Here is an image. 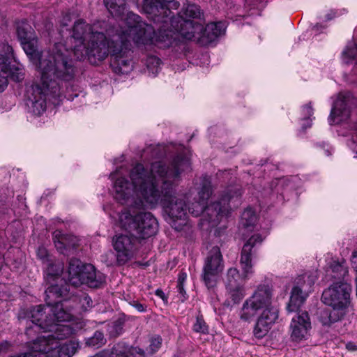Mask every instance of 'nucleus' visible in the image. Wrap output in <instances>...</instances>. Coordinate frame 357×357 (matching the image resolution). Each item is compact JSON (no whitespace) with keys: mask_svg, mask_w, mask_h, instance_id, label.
<instances>
[{"mask_svg":"<svg viewBox=\"0 0 357 357\" xmlns=\"http://www.w3.org/2000/svg\"><path fill=\"white\" fill-rule=\"evenodd\" d=\"M121 169L117 168L110 174L114 180V198L121 204L137 208H155L160 204L174 221L184 220L188 210L194 216L203 213L210 226L215 227L241 203L240 188L229 187L219 201L206 205L213 188L211 177L204 176L197 188L198 202L195 207L188 208L183 197H176L182 174L190 169V159L183 155H176L168 165L161 161L153 162L149 171L142 164L137 163L130 172L131 184L121 176Z\"/></svg>","mask_w":357,"mask_h":357,"instance_id":"nucleus-1","label":"nucleus"},{"mask_svg":"<svg viewBox=\"0 0 357 357\" xmlns=\"http://www.w3.org/2000/svg\"><path fill=\"white\" fill-rule=\"evenodd\" d=\"M41 75V84L33 85L28 91L26 105L29 112L40 116L46 109V101L59 105L63 96L59 81L72 80L75 74L74 61L63 57L50 56L44 53L38 68Z\"/></svg>","mask_w":357,"mask_h":357,"instance_id":"nucleus-2","label":"nucleus"},{"mask_svg":"<svg viewBox=\"0 0 357 357\" xmlns=\"http://www.w3.org/2000/svg\"><path fill=\"white\" fill-rule=\"evenodd\" d=\"M259 314L253 333L257 338L264 337L278 319L279 311L272 305V291L268 285H259L248 298L240 310L239 318L245 322H251Z\"/></svg>","mask_w":357,"mask_h":357,"instance_id":"nucleus-3","label":"nucleus"},{"mask_svg":"<svg viewBox=\"0 0 357 357\" xmlns=\"http://www.w3.org/2000/svg\"><path fill=\"white\" fill-rule=\"evenodd\" d=\"M172 3H165L159 0H145L144 12L148 17L155 24H162L160 29L171 31L172 33V42L175 39V32L179 33L183 38L187 40L200 39L203 30V25L201 23H195L192 20L178 17H174L169 10ZM175 8L178 6L172 5Z\"/></svg>","mask_w":357,"mask_h":357,"instance_id":"nucleus-4","label":"nucleus"},{"mask_svg":"<svg viewBox=\"0 0 357 357\" xmlns=\"http://www.w3.org/2000/svg\"><path fill=\"white\" fill-rule=\"evenodd\" d=\"M263 238L259 234L252 236L244 244L240 259L242 274L236 268L227 270L225 279L226 289V302L227 305L235 304L241 301L245 295V283L249 277L253 274L252 264V250L260 245Z\"/></svg>","mask_w":357,"mask_h":357,"instance_id":"nucleus-5","label":"nucleus"},{"mask_svg":"<svg viewBox=\"0 0 357 357\" xmlns=\"http://www.w3.org/2000/svg\"><path fill=\"white\" fill-rule=\"evenodd\" d=\"M125 22L128 28L117 31L112 38H118L119 36H126L128 42L132 40L138 46L154 45L159 48L169 47L172 42L171 31L163 30L159 27L156 33L151 25L142 22L141 17L132 12L127 13Z\"/></svg>","mask_w":357,"mask_h":357,"instance_id":"nucleus-6","label":"nucleus"},{"mask_svg":"<svg viewBox=\"0 0 357 357\" xmlns=\"http://www.w3.org/2000/svg\"><path fill=\"white\" fill-rule=\"evenodd\" d=\"M16 33L21 45L29 59L39 68L40 60L47 53L50 56L63 57L67 61H73L70 59V52L66 46L60 43H56L52 50L38 51V40L35 32L31 25L26 21L17 23Z\"/></svg>","mask_w":357,"mask_h":357,"instance_id":"nucleus-7","label":"nucleus"},{"mask_svg":"<svg viewBox=\"0 0 357 357\" xmlns=\"http://www.w3.org/2000/svg\"><path fill=\"white\" fill-rule=\"evenodd\" d=\"M119 224L122 229L136 238H147L156 234L158 223L156 218L149 212L132 215L124 211L119 215Z\"/></svg>","mask_w":357,"mask_h":357,"instance_id":"nucleus-8","label":"nucleus"},{"mask_svg":"<svg viewBox=\"0 0 357 357\" xmlns=\"http://www.w3.org/2000/svg\"><path fill=\"white\" fill-rule=\"evenodd\" d=\"M109 40L104 33H93L84 44L75 45L73 54L77 60L87 58L93 65L105 60L110 52Z\"/></svg>","mask_w":357,"mask_h":357,"instance_id":"nucleus-9","label":"nucleus"},{"mask_svg":"<svg viewBox=\"0 0 357 357\" xmlns=\"http://www.w3.org/2000/svg\"><path fill=\"white\" fill-rule=\"evenodd\" d=\"M68 280L75 287L86 284L89 287L98 288L105 282V277L102 273H96L93 265L84 264L77 259H72L68 269Z\"/></svg>","mask_w":357,"mask_h":357,"instance_id":"nucleus-10","label":"nucleus"},{"mask_svg":"<svg viewBox=\"0 0 357 357\" xmlns=\"http://www.w3.org/2000/svg\"><path fill=\"white\" fill-rule=\"evenodd\" d=\"M110 65L116 74H128L132 70V63L128 38L126 36L111 38Z\"/></svg>","mask_w":357,"mask_h":357,"instance_id":"nucleus-11","label":"nucleus"},{"mask_svg":"<svg viewBox=\"0 0 357 357\" xmlns=\"http://www.w3.org/2000/svg\"><path fill=\"white\" fill-rule=\"evenodd\" d=\"M351 285L345 282L333 283L322 294L323 302L333 309L343 310L350 303Z\"/></svg>","mask_w":357,"mask_h":357,"instance_id":"nucleus-12","label":"nucleus"},{"mask_svg":"<svg viewBox=\"0 0 357 357\" xmlns=\"http://www.w3.org/2000/svg\"><path fill=\"white\" fill-rule=\"evenodd\" d=\"M223 268L224 263L220 250L218 246L213 247L208 252L203 266L202 278L208 289L215 286Z\"/></svg>","mask_w":357,"mask_h":357,"instance_id":"nucleus-13","label":"nucleus"},{"mask_svg":"<svg viewBox=\"0 0 357 357\" xmlns=\"http://www.w3.org/2000/svg\"><path fill=\"white\" fill-rule=\"evenodd\" d=\"M28 318L32 323L26 329V335L31 337L33 332H38L40 330L44 331H52V317L51 315L50 303L47 305H39L33 307L28 312Z\"/></svg>","mask_w":357,"mask_h":357,"instance_id":"nucleus-14","label":"nucleus"},{"mask_svg":"<svg viewBox=\"0 0 357 357\" xmlns=\"http://www.w3.org/2000/svg\"><path fill=\"white\" fill-rule=\"evenodd\" d=\"M135 236L126 234H116L113 237L112 245L116 251L115 261L108 260L107 265L122 266L130 261L135 254Z\"/></svg>","mask_w":357,"mask_h":357,"instance_id":"nucleus-15","label":"nucleus"},{"mask_svg":"<svg viewBox=\"0 0 357 357\" xmlns=\"http://www.w3.org/2000/svg\"><path fill=\"white\" fill-rule=\"evenodd\" d=\"M354 102L352 94L349 92H341L332 107L328 121L330 124L340 123L347 121L350 116V106Z\"/></svg>","mask_w":357,"mask_h":357,"instance_id":"nucleus-16","label":"nucleus"},{"mask_svg":"<svg viewBox=\"0 0 357 357\" xmlns=\"http://www.w3.org/2000/svg\"><path fill=\"white\" fill-rule=\"evenodd\" d=\"M311 328L309 314L306 311H299L291 319V337L295 341L304 339Z\"/></svg>","mask_w":357,"mask_h":357,"instance_id":"nucleus-17","label":"nucleus"},{"mask_svg":"<svg viewBox=\"0 0 357 357\" xmlns=\"http://www.w3.org/2000/svg\"><path fill=\"white\" fill-rule=\"evenodd\" d=\"M68 301H57L51 307V315L52 317V331H65L68 330L66 326H59L56 327V322L68 321L71 319L72 315L68 310Z\"/></svg>","mask_w":357,"mask_h":357,"instance_id":"nucleus-18","label":"nucleus"},{"mask_svg":"<svg viewBox=\"0 0 357 357\" xmlns=\"http://www.w3.org/2000/svg\"><path fill=\"white\" fill-rule=\"evenodd\" d=\"M97 31L94 26L87 24L83 20H78L74 24L72 37L75 40V45L84 44L91 36Z\"/></svg>","mask_w":357,"mask_h":357,"instance_id":"nucleus-19","label":"nucleus"},{"mask_svg":"<svg viewBox=\"0 0 357 357\" xmlns=\"http://www.w3.org/2000/svg\"><path fill=\"white\" fill-rule=\"evenodd\" d=\"M226 27V23L223 22L209 23L203 27L199 40L205 44L212 43L225 33Z\"/></svg>","mask_w":357,"mask_h":357,"instance_id":"nucleus-20","label":"nucleus"},{"mask_svg":"<svg viewBox=\"0 0 357 357\" xmlns=\"http://www.w3.org/2000/svg\"><path fill=\"white\" fill-rule=\"evenodd\" d=\"M308 294L303 292L302 290L293 287L291 292L289 302L287 305V310L289 312H298L300 307L305 301Z\"/></svg>","mask_w":357,"mask_h":357,"instance_id":"nucleus-21","label":"nucleus"},{"mask_svg":"<svg viewBox=\"0 0 357 357\" xmlns=\"http://www.w3.org/2000/svg\"><path fill=\"white\" fill-rule=\"evenodd\" d=\"M316 277L312 273H304L295 279L293 287L302 290L303 292L308 294L311 287L314 284Z\"/></svg>","mask_w":357,"mask_h":357,"instance_id":"nucleus-22","label":"nucleus"},{"mask_svg":"<svg viewBox=\"0 0 357 357\" xmlns=\"http://www.w3.org/2000/svg\"><path fill=\"white\" fill-rule=\"evenodd\" d=\"M112 354L116 357H145L144 351L139 347L121 348L119 344L113 348Z\"/></svg>","mask_w":357,"mask_h":357,"instance_id":"nucleus-23","label":"nucleus"},{"mask_svg":"<svg viewBox=\"0 0 357 357\" xmlns=\"http://www.w3.org/2000/svg\"><path fill=\"white\" fill-rule=\"evenodd\" d=\"M109 12L114 16H121L126 9V0H104Z\"/></svg>","mask_w":357,"mask_h":357,"instance_id":"nucleus-24","label":"nucleus"},{"mask_svg":"<svg viewBox=\"0 0 357 357\" xmlns=\"http://www.w3.org/2000/svg\"><path fill=\"white\" fill-rule=\"evenodd\" d=\"M337 310L333 308V310L328 309L322 310L319 317V320L322 324L329 326L332 323L338 321L342 317V313H340Z\"/></svg>","mask_w":357,"mask_h":357,"instance_id":"nucleus-25","label":"nucleus"},{"mask_svg":"<svg viewBox=\"0 0 357 357\" xmlns=\"http://www.w3.org/2000/svg\"><path fill=\"white\" fill-rule=\"evenodd\" d=\"M8 76L16 82H20L24 79V68L22 65L20 63L11 64L8 63Z\"/></svg>","mask_w":357,"mask_h":357,"instance_id":"nucleus-26","label":"nucleus"},{"mask_svg":"<svg viewBox=\"0 0 357 357\" xmlns=\"http://www.w3.org/2000/svg\"><path fill=\"white\" fill-rule=\"evenodd\" d=\"M183 18L189 17L194 19H201V17L203 15V12L201 10L199 6L195 3H188L183 6V8L181 10Z\"/></svg>","mask_w":357,"mask_h":357,"instance_id":"nucleus-27","label":"nucleus"},{"mask_svg":"<svg viewBox=\"0 0 357 357\" xmlns=\"http://www.w3.org/2000/svg\"><path fill=\"white\" fill-rule=\"evenodd\" d=\"M257 221V215L255 211L251 208L245 209L241 219V225L245 229H251L253 228Z\"/></svg>","mask_w":357,"mask_h":357,"instance_id":"nucleus-28","label":"nucleus"},{"mask_svg":"<svg viewBox=\"0 0 357 357\" xmlns=\"http://www.w3.org/2000/svg\"><path fill=\"white\" fill-rule=\"evenodd\" d=\"M8 59L0 56V93L3 92L8 86Z\"/></svg>","mask_w":357,"mask_h":357,"instance_id":"nucleus-29","label":"nucleus"},{"mask_svg":"<svg viewBox=\"0 0 357 357\" xmlns=\"http://www.w3.org/2000/svg\"><path fill=\"white\" fill-rule=\"evenodd\" d=\"M146 64L149 73L154 77L160 69L161 61L158 57L151 55L147 56Z\"/></svg>","mask_w":357,"mask_h":357,"instance_id":"nucleus-30","label":"nucleus"},{"mask_svg":"<svg viewBox=\"0 0 357 357\" xmlns=\"http://www.w3.org/2000/svg\"><path fill=\"white\" fill-rule=\"evenodd\" d=\"M60 231H56L54 244L56 249L63 255H68L66 241L68 239L66 234H60Z\"/></svg>","mask_w":357,"mask_h":357,"instance_id":"nucleus-31","label":"nucleus"},{"mask_svg":"<svg viewBox=\"0 0 357 357\" xmlns=\"http://www.w3.org/2000/svg\"><path fill=\"white\" fill-rule=\"evenodd\" d=\"M331 269L333 273V275H332V278L337 280L344 278L348 273V271L344 265L335 261L331 264Z\"/></svg>","mask_w":357,"mask_h":357,"instance_id":"nucleus-32","label":"nucleus"},{"mask_svg":"<svg viewBox=\"0 0 357 357\" xmlns=\"http://www.w3.org/2000/svg\"><path fill=\"white\" fill-rule=\"evenodd\" d=\"M104 335L102 332L96 331L93 336L86 341V344L94 348H99L104 344Z\"/></svg>","mask_w":357,"mask_h":357,"instance_id":"nucleus-33","label":"nucleus"},{"mask_svg":"<svg viewBox=\"0 0 357 357\" xmlns=\"http://www.w3.org/2000/svg\"><path fill=\"white\" fill-rule=\"evenodd\" d=\"M187 279V274L185 273H180L178 276L177 281V290L181 296V301H184L187 298L186 292L184 289V282Z\"/></svg>","mask_w":357,"mask_h":357,"instance_id":"nucleus-34","label":"nucleus"},{"mask_svg":"<svg viewBox=\"0 0 357 357\" xmlns=\"http://www.w3.org/2000/svg\"><path fill=\"white\" fill-rule=\"evenodd\" d=\"M193 330L197 333H206L208 332V326L201 317H197L195 323L193 325Z\"/></svg>","mask_w":357,"mask_h":357,"instance_id":"nucleus-35","label":"nucleus"},{"mask_svg":"<svg viewBox=\"0 0 357 357\" xmlns=\"http://www.w3.org/2000/svg\"><path fill=\"white\" fill-rule=\"evenodd\" d=\"M45 294L49 298L51 297L56 298L62 296L61 289L58 285H51L46 289Z\"/></svg>","mask_w":357,"mask_h":357,"instance_id":"nucleus-36","label":"nucleus"},{"mask_svg":"<svg viewBox=\"0 0 357 357\" xmlns=\"http://www.w3.org/2000/svg\"><path fill=\"white\" fill-rule=\"evenodd\" d=\"M303 114L305 116L304 120L307 121L306 126L303 125V128H306L307 127L311 126L312 119H310V117L313 114V109L310 105V103L306 105L303 109Z\"/></svg>","mask_w":357,"mask_h":357,"instance_id":"nucleus-37","label":"nucleus"},{"mask_svg":"<svg viewBox=\"0 0 357 357\" xmlns=\"http://www.w3.org/2000/svg\"><path fill=\"white\" fill-rule=\"evenodd\" d=\"M81 307L83 310L86 311L92 307L93 301L91 298L86 294L82 295L79 298Z\"/></svg>","mask_w":357,"mask_h":357,"instance_id":"nucleus-38","label":"nucleus"},{"mask_svg":"<svg viewBox=\"0 0 357 357\" xmlns=\"http://www.w3.org/2000/svg\"><path fill=\"white\" fill-rule=\"evenodd\" d=\"M3 51L6 55H2V56H4L8 59L7 63H10V59H13L15 62H17L12 46L9 45L8 44H4L3 46ZM0 56H1V55H0Z\"/></svg>","mask_w":357,"mask_h":357,"instance_id":"nucleus-39","label":"nucleus"},{"mask_svg":"<svg viewBox=\"0 0 357 357\" xmlns=\"http://www.w3.org/2000/svg\"><path fill=\"white\" fill-rule=\"evenodd\" d=\"M123 331V323L118 320L114 321L111 326L110 334L114 336L119 335Z\"/></svg>","mask_w":357,"mask_h":357,"instance_id":"nucleus-40","label":"nucleus"},{"mask_svg":"<svg viewBox=\"0 0 357 357\" xmlns=\"http://www.w3.org/2000/svg\"><path fill=\"white\" fill-rule=\"evenodd\" d=\"M68 237V239L66 241V245L67 248L68 252L71 249H75L79 244V240L77 238V237L73 236V235H66Z\"/></svg>","mask_w":357,"mask_h":357,"instance_id":"nucleus-41","label":"nucleus"},{"mask_svg":"<svg viewBox=\"0 0 357 357\" xmlns=\"http://www.w3.org/2000/svg\"><path fill=\"white\" fill-rule=\"evenodd\" d=\"M352 128L355 130L356 134L357 135V117L352 119ZM349 146H350L352 151L355 153V157L357 158V144L356 142L352 139L349 142Z\"/></svg>","mask_w":357,"mask_h":357,"instance_id":"nucleus-42","label":"nucleus"},{"mask_svg":"<svg viewBox=\"0 0 357 357\" xmlns=\"http://www.w3.org/2000/svg\"><path fill=\"white\" fill-rule=\"evenodd\" d=\"M37 256L43 262H48V252L47 250L44 247H39L37 250Z\"/></svg>","mask_w":357,"mask_h":357,"instance_id":"nucleus-43","label":"nucleus"},{"mask_svg":"<svg viewBox=\"0 0 357 357\" xmlns=\"http://www.w3.org/2000/svg\"><path fill=\"white\" fill-rule=\"evenodd\" d=\"M161 345V341L160 337H154L151 340V342L150 344L151 349L153 353L158 351V349L160 348Z\"/></svg>","mask_w":357,"mask_h":357,"instance_id":"nucleus-44","label":"nucleus"},{"mask_svg":"<svg viewBox=\"0 0 357 357\" xmlns=\"http://www.w3.org/2000/svg\"><path fill=\"white\" fill-rule=\"evenodd\" d=\"M10 347V343L6 340L0 342V352L6 351Z\"/></svg>","mask_w":357,"mask_h":357,"instance_id":"nucleus-45","label":"nucleus"},{"mask_svg":"<svg viewBox=\"0 0 357 357\" xmlns=\"http://www.w3.org/2000/svg\"><path fill=\"white\" fill-rule=\"evenodd\" d=\"M351 264L353 268L357 273V250L354 252L351 256Z\"/></svg>","mask_w":357,"mask_h":357,"instance_id":"nucleus-46","label":"nucleus"},{"mask_svg":"<svg viewBox=\"0 0 357 357\" xmlns=\"http://www.w3.org/2000/svg\"><path fill=\"white\" fill-rule=\"evenodd\" d=\"M160 1L162 2L164 4L165 3H173L174 6H178L179 3L176 1H174V0H159ZM144 3H145V0L144 1ZM143 10H144V4H143Z\"/></svg>","mask_w":357,"mask_h":357,"instance_id":"nucleus-47","label":"nucleus"},{"mask_svg":"<svg viewBox=\"0 0 357 357\" xmlns=\"http://www.w3.org/2000/svg\"><path fill=\"white\" fill-rule=\"evenodd\" d=\"M133 306L139 312H144L145 310V307L139 303H134Z\"/></svg>","mask_w":357,"mask_h":357,"instance_id":"nucleus-48","label":"nucleus"},{"mask_svg":"<svg viewBox=\"0 0 357 357\" xmlns=\"http://www.w3.org/2000/svg\"><path fill=\"white\" fill-rule=\"evenodd\" d=\"M347 349L349 350V351H356L357 350V345L354 344V343L352 342H349L347 346H346Z\"/></svg>","mask_w":357,"mask_h":357,"instance_id":"nucleus-49","label":"nucleus"},{"mask_svg":"<svg viewBox=\"0 0 357 357\" xmlns=\"http://www.w3.org/2000/svg\"><path fill=\"white\" fill-rule=\"evenodd\" d=\"M155 294L159 297L162 298V299L165 297V294L161 289H157L155 291Z\"/></svg>","mask_w":357,"mask_h":357,"instance_id":"nucleus-50","label":"nucleus"},{"mask_svg":"<svg viewBox=\"0 0 357 357\" xmlns=\"http://www.w3.org/2000/svg\"><path fill=\"white\" fill-rule=\"evenodd\" d=\"M160 149V147H156L154 149L155 153H154L155 157H160L162 155L158 153V151Z\"/></svg>","mask_w":357,"mask_h":357,"instance_id":"nucleus-51","label":"nucleus"},{"mask_svg":"<svg viewBox=\"0 0 357 357\" xmlns=\"http://www.w3.org/2000/svg\"><path fill=\"white\" fill-rule=\"evenodd\" d=\"M113 255H114V254H113L112 252H109L106 255V256H107V257H112V256H113Z\"/></svg>","mask_w":357,"mask_h":357,"instance_id":"nucleus-52","label":"nucleus"},{"mask_svg":"<svg viewBox=\"0 0 357 357\" xmlns=\"http://www.w3.org/2000/svg\"><path fill=\"white\" fill-rule=\"evenodd\" d=\"M318 26H319V25H318V24H317V25H315V26H314V28H313V29H317V30H318Z\"/></svg>","mask_w":357,"mask_h":357,"instance_id":"nucleus-53","label":"nucleus"},{"mask_svg":"<svg viewBox=\"0 0 357 357\" xmlns=\"http://www.w3.org/2000/svg\"><path fill=\"white\" fill-rule=\"evenodd\" d=\"M326 153L328 155H330V153H329V152H328V150H327V151H326Z\"/></svg>","mask_w":357,"mask_h":357,"instance_id":"nucleus-54","label":"nucleus"},{"mask_svg":"<svg viewBox=\"0 0 357 357\" xmlns=\"http://www.w3.org/2000/svg\"><path fill=\"white\" fill-rule=\"evenodd\" d=\"M59 272H60V270H59V271H57V273H56L55 275H59Z\"/></svg>","mask_w":357,"mask_h":357,"instance_id":"nucleus-55","label":"nucleus"}]
</instances>
